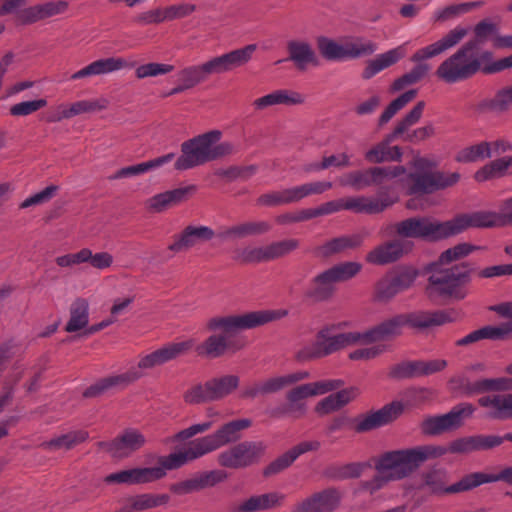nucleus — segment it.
I'll list each match as a JSON object with an SVG mask.
<instances>
[{
	"label": "nucleus",
	"instance_id": "1",
	"mask_svg": "<svg viewBox=\"0 0 512 512\" xmlns=\"http://www.w3.org/2000/svg\"><path fill=\"white\" fill-rule=\"evenodd\" d=\"M288 314L287 310H258L241 315L216 316L206 322V329L212 334L196 346L198 355L215 359L227 352L235 353L244 347V343L233 339V333L253 329Z\"/></svg>",
	"mask_w": 512,
	"mask_h": 512
},
{
	"label": "nucleus",
	"instance_id": "2",
	"mask_svg": "<svg viewBox=\"0 0 512 512\" xmlns=\"http://www.w3.org/2000/svg\"><path fill=\"white\" fill-rule=\"evenodd\" d=\"M446 453L444 446L432 444L384 452L373 458L377 474L362 482L361 487L373 494L389 482L409 477L426 461L440 458Z\"/></svg>",
	"mask_w": 512,
	"mask_h": 512
},
{
	"label": "nucleus",
	"instance_id": "3",
	"mask_svg": "<svg viewBox=\"0 0 512 512\" xmlns=\"http://www.w3.org/2000/svg\"><path fill=\"white\" fill-rule=\"evenodd\" d=\"M221 132L212 130L198 135L181 144V155L176 159V170L185 171L207 162L231 155L235 152V146L230 142L218 143Z\"/></svg>",
	"mask_w": 512,
	"mask_h": 512
},
{
	"label": "nucleus",
	"instance_id": "4",
	"mask_svg": "<svg viewBox=\"0 0 512 512\" xmlns=\"http://www.w3.org/2000/svg\"><path fill=\"white\" fill-rule=\"evenodd\" d=\"M476 51L477 40L466 42L440 63L435 71L437 78L446 84H455L470 79L482 71V65L490 62L493 54L490 51L478 54Z\"/></svg>",
	"mask_w": 512,
	"mask_h": 512
},
{
	"label": "nucleus",
	"instance_id": "5",
	"mask_svg": "<svg viewBox=\"0 0 512 512\" xmlns=\"http://www.w3.org/2000/svg\"><path fill=\"white\" fill-rule=\"evenodd\" d=\"M467 34V28L456 26L439 40L418 49L410 58V60L414 63H417V65L414 66L409 72L394 80L390 88L391 92L401 91L405 87L416 84L424 79L431 69L430 65L424 63V61L437 57L444 52L454 48L463 40Z\"/></svg>",
	"mask_w": 512,
	"mask_h": 512
},
{
	"label": "nucleus",
	"instance_id": "6",
	"mask_svg": "<svg viewBox=\"0 0 512 512\" xmlns=\"http://www.w3.org/2000/svg\"><path fill=\"white\" fill-rule=\"evenodd\" d=\"M470 281L471 269L468 265H455L433 272L428 279L427 292L430 297L438 295L462 300L468 295Z\"/></svg>",
	"mask_w": 512,
	"mask_h": 512
},
{
	"label": "nucleus",
	"instance_id": "7",
	"mask_svg": "<svg viewBox=\"0 0 512 512\" xmlns=\"http://www.w3.org/2000/svg\"><path fill=\"white\" fill-rule=\"evenodd\" d=\"M389 234L402 239H421L435 242L452 236L450 220L440 222L432 217H410L388 227Z\"/></svg>",
	"mask_w": 512,
	"mask_h": 512
},
{
	"label": "nucleus",
	"instance_id": "8",
	"mask_svg": "<svg viewBox=\"0 0 512 512\" xmlns=\"http://www.w3.org/2000/svg\"><path fill=\"white\" fill-rule=\"evenodd\" d=\"M435 165V162L423 157L413 160L412 166L417 172L407 175V179L411 182L408 186V194L433 192L453 186L459 181L460 174L457 172H429Z\"/></svg>",
	"mask_w": 512,
	"mask_h": 512
},
{
	"label": "nucleus",
	"instance_id": "9",
	"mask_svg": "<svg viewBox=\"0 0 512 512\" xmlns=\"http://www.w3.org/2000/svg\"><path fill=\"white\" fill-rule=\"evenodd\" d=\"M362 266L357 262L337 264L315 276L305 292V296L314 302L327 301L335 292V284L347 281L357 275Z\"/></svg>",
	"mask_w": 512,
	"mask_h": 512
},
{
	"label": "nucleus",
	"instance_id": "10",
	"mask_svg": "<svg viewBox=\"0 0 512 512\" xmlns=\"http://www.w3.org/2000/svg\"><path fill=\"white\" fill-rule=\"evenodd\" d=\"M480 472L465 475L458 482L449 484L450 476L446 469L433 467L421 475L422 487L431 495L444 496L472 490L480 486Z\"/></svg>",
	"mask_w": 512,
	"mask_h": 512
},
{
	"label": "nucleus",
	"instance_id": "11",
	"mask_svg": "<svg viewBox=\"0 0 512 512\" xmlns=\"http://www.w3.org/2000/svg\"><path fill=\"white\" fill-rule=\"evenodd\" d=\"M406 168L397 166H371L364 170H355L343 174L339 178V184L343 187H351L354 190H362L367 187H382L405 175Z\"/></svg>",
	"mask_w": 512,
	"mask_h": 512
},
{
	"label": "nucleus",
	"instance_id": "12",
	"mask_svg": "<svg viewBox=\"0 0 512 512\" xmlns=\"http://www.w3.org/2000/svg\"><path fill=\"white\" fill-rule=\"evenodd\" d=\"M239 383L240 378L237 375L214 377L203 384H196L189 388L183 398L186 403L192 405L218 401L235 391Z\"/></svg>",
	"mask_w": 512,
	"mask_h": 512
},
{
	"label": "nucleus",
	"instance_id": "13",
	"mask_svg": "<svg viewBox=\"0 0 512 512\" xmlns=\"http://www.w3.org/2000/svg\"><path fill=\"white\" fill-rule=\"evenodd\" d=\"M299 247L297 239H285L266 246H246L233 252V259L241 264H257L284 257Z\"/></svg>",
	"mask_w": 512,
	"mask_h": 512
},
{
	"label": "nucleus",
	"instance_id": "14",
	"mask_svg": "<svg viewBox=\"0 0 512 512\" xmlns=\"http://www.w3.org/2000/svg\"><path fill=\"white\" fill-rule=\"evenodd\" d=\"M452 236L458 235L468 228L503 227L512 224V210L504 204L501 213L477 211L461 214L450 220Z\"/></svg>",
	"mask_w": 512,
	"mask_h": 512
},
{
	"label": "nucleus",
	"instance_id": "15",
	"mask_svg": "<svg viewBox=\"0 0 512 512\" xmlns=\"http://www.w3.org/2000/svg\"><path fill=\"white\" fill-rule=\"evenodd\" d=\"M265 446L262 442L244 441L218 455V463L222 467L239 469L258 462Z\"/></svg>",
	"mask_w": 512,
	"mask_h": 512
},
{
	"label": "nucleus",
	"instance_id": "16",
	"mask_svg": "<svg viewBox=\"0 0 512 512\" xmlns=\"http://www.w3.org/2000/svg\"><path fill=\"white\" fill-rule=\"evenodd\" d=\"M474 412L475 407L471 403H460L446 414L426 418L421 428L424 434L438 435L460 427L463 420L471 417Z\"/></svg>",
	"mask_w": 512,
	"mask_h": 512
},
{
	"label": "nucleus",
	"instance_id": "17",
	"mask_svg": "<svg viewBox=\"0 0 512 512\" xmlns=\"http://www.w3.org/2000/svg\"><path fill=\"white\" fill-rule=\"evenodd\" d=\"M344 385L340 379L321 380L296 386L286 393V400L297 411V415L303 417L307 412L305 399L323 395L330 391H334Z\"/></svg>",
	"mask_w": 512,
	"mask_h": 512
},
{
	"label": "nucleus",
	"instance_id": "18",
	"mask_svg": "<svg viewBox=\"0 0 512 512\" xmlns=\"http://www.w3.org/2000/svg\"><path fill=\"white\" fill-rule=\"evenodd\" d=\"M449 385L453 391H459L465 396H474L489 392L512 390V378H481L472 381L463 376H456L449 380Z\"/></svg>",
	"mask_w": 512,
	"mask_h": 512
},
{
	"label": "nucleus",
	"instance_id": "19",
	"mask_svg": "<svg viewBox=\"0 0 512 512\" xmlns=\"http://www.w3.org/2000/svg\"><path fill=\"white\" fill-rule=\"evenodd\" d=\"M146 444L145 435L136 428H127L111 441L98 442V447L115 459H125L139 451Z\"/></svg>",
	"mask_w": 512,
	"mask_h": 512
},
{
	"label": "nucleus",
	"instance_id": "20",
	"mask_svg": "<svg viewBox=\"0 0 512 512\" xmlns=\"http://www.w3.org/2000/svg\"><path fill=\"white\" fill-rule=\"evenodd\" d=\"M418 272L413 268H403L382 278L375 287L374 298L378 302H389L399 293L409 289L415 282Z\"/></svg>",
	"mask_w": 512,
	"mask_h": 512
},
{
	"label": "nucleus",
	"instance_id": "21",
	"mask_svg": "<svg viewBox=\"0 0 512 512\" xmlns=\"http://www.w3.org/2000/svg\"><path fill=\"white\" fill-rule=\"evenodd\" d=\"M310 376L311 375L308 371L301 370L284 375L270 377L244 388L241 396L243 398L254 399L258 396L277 393L285 389L286 387L292 386L298 382L309 379Z\"/></svg>",
	"mask_w": 512,
	"mask_h": 512
},
{
	"label": "nucleus",
	"instance_id": "22",
	"mask_svg": "<svg viewBox=\"0 0 512 512\" xmlns=\"http://www.w3.org/2000/svg\"><path fill=\"white\" fill-rule=\"evenodd\" d=\"M342 499L343 493L339 488L328 487L298 501L291 512H334Z\"/></svg>",
	"mask_w": 512,
	"mask_h": 512
},
{
	"label": "nucleus",
	"instance_id": "23",
	"mask_svg": "<svg viewBox=\"0 0 512 512\" xmlns=\"http://www.w3.org/2000/svg\"><path fill=\"white\" fill-rule=\"evenodd\" d=\"M193 346L194 341L192 339L169 343L158 350L142 356L137 367H133L130 370H138L143 375L142 370L152 369L174 360L187 353Z\"/></svg>",
	"mask_w": 512,
	"mask_h": 512
},
{
	"label": "nucleus",
	"instance_id": "24",
	"mask_svg": "<svg viewBox=\"0 0 512 512\" xmlns=\"http://www.w3.org/2000/svg\"><path fill=\"white\" fill-rule=\"evenodd\" d=\"M252 424L249 419L233 420L212 434L199 438L206 454L211 453L240 438V432Z\"/></svg>",
	"mask_w": 512,
	"mask_h": 512
},
{
	"label": "nucleus",
	"instance_id": "25",
	"mask_svg": "<svg viewBox=\"0 0 512 512\" xmlns=\"http://www.w3.org/2000/svg\"><path fill=\"white\" fill-rule=\"evenodd\" d=\"M398 201L388 191H380L377 196H353L344 199V210L354 213L378 214L391 207Z\"/></svg>",
	"mask_w": 512,
	"mask_h": 512
},
{
	"label": "nucleus",
	"instance_id": "26",
	"mask_svg": "<svg viewBox=\"0 0 512 512\" xmlns=\"http://www.w3.org/2000/svg\"><path fill=\"white\" fill-rule=\"evenodd\" d=\"M405 406L401 401H393L384 405L381 409L362 415L356 419L355 431L367 432L396 420L404 411Z\"/></svg>",
	"mask_w": 512,
	"mask_h": 512
},
{
	"label": "nucleus",
	"instance_id": "27",
	"mask_svg": "<svg viewBox=\"0 0 512 512\" xmlns=\"http://www.w3.org/2000/svg\"><path fill=\"white\" fill-rule=\"evenodd\" d=\"M197 191L194 184L168 190L153 195L144 201V208L149 213H162L169 208L186 201Z\"/></svg>",
	"mask_w": 512,
	"mask_h": 512
},
{
	"label": "nucleus",
	"instance_id": "28",
	"mask_svg": "<svg viewBox=\"0 0 512 512\" xmlns=\"http://www.w3.org/2000/svg\"><path fill=\"white\" fill-rule=\"evenodd\" d=\"M413 244L399 237L375 247L366 255V261L374 265H385L399 260L412 250Z\"/></svg>",
	"mask_w": 512,
	"mask_h": 512
},
{
	"label": "nucleus",
	"instance_id": "29",
	"mask_svg": "<svg viewBox=\"0 0 512 512\" xmlns=\"http://www.w3.org/2000/svg\"><path fill=\"white\" fill-rule=\"evenodd\" d=\"M404 317L406 326L416 331H426L454 320L452 312L447 310H418L404 313Z\"/></svg>",
	"mask_w": 512,
	"mask_h": 512
},
{
	"label": "nucleus",
	"instance_id": "30",
	"mask_svg": "<svg viewBox=\"0 0 512 512\" xmlns=\"http://www.w3.org/2000/svg\"><path fill=\"white\" fill-rule=\"evenodd\" d=\"M163 478L161 469L154 467H136L111 473L105 477L108 484L140 485L148 484Z\"/></svg>",
	"mask_w": 512,
	"mask_h": 512
},
{
	"label": "nucleus",
	"instance_id": "31",
	"mask_svg": "<svg viewBox=\"0 0 512 512\" xmlns=\"http://www.w3.org/2000/svg\"><path fill=\"white\" fill-rule=\"evenodd\" d=\"M215 237V231L204 225H188L181 233L174 235L168 249L174 253L188 251L200 242L210 241Z\"/></svg>",
	"mask_w": 512,
	"mask_h": 512
},
{
	"label": "nucleus",
	"instance_id": "32",
	"mask_svg": "<svg viewBox=\"0 0 512 512\" xmlns=\"http://www.w3.org/2000/svg\"><path fill=\"white\" fill-rule=\"evenodd\" d=\"M204 455H206V452L198 438L190 442L188 447L183 450L171 453L167 456H161L158 459L159 466L154 467V469H161L164 478L167 474V470L178 469Z\"/></svg>",
	"mask_w": 512,
	"mask_h": 512
},
{
	"label": "nucleus",
	"instance_id": "33",
	"mask_svg": "<svg viewBox=\"0 0 512 512\" xmlns=\"http://www.w3.org/2000/svg\"><path fill=\"white\" fill-rule=\"evenodd\" d=\"M405 326L404 313L398 314L382 321L363 333H359V341L366 344L389 340L401 335L402 329Z\"/></svg>",
	"mask_w": 512,
	"mask_h": 512
},
{
	"label": "nucleus",
	"instance_id": "34",
	"mask_svg": "<svg viewBox=\"0 0 512 512\" xmlns=\"http://www.w3.org/2000/svg\"><path fill=\"white\" fill-rule=\"evenodd\" d=\"M142 374L138 370H128L125 373L112 375L100 379L96 383L89 386L84 392L83 397L95 398L103 395L109 390L115 388H123L131 384L132 382L140 379Z\"/></svg>",
	"mask_w": 512,
	"mask_h": 512
},
{
	"label": "nucleus",
	"instance_id": "35",
	"mask_svg": "<svg viewBox=\"0 0 512 512\" xmlns=\"http://www.w3.org/2000/svg\"><path fill=\"white\" fill-rule=\"evenodd\" d=\"M398 138V136H394L393 132L386 135L382 141L376 143L364 153V159L372 164L401 161L402 149L399 146L390 145Z\"/></svg>",
	"mask_w": 512,
	"mask_h": 512
},
{
	"label": "nucleus",
	"instance_id": "36",
	"mask_svg": "<svg viewBox=\"0 0 512 512\" xmlns=\"http://www.w3.org/2000/svg\"><path fill=\"white\" fill-rule=\"evenodd\" d=\"M288 60L293 62L299 71L309 66L317 67L319 58L312 45L306 40L293 39L287 42Z\"/></svg>",
	"mask_w": 512,
	"mask_h": 512
},
{
	"label": "nucleus",
	"instance_id": "37",
	"mask_svg": "<svg viewBox=\"0 0 512 512\" xmlns=\"http://www.w3.org/2000/svg\"><path fill=\"white\" fill-rule=\"evenodd\" d=\"M317 340L321 345L324 357L359 341V332H348L333 334L330 329L325 328L320 330L317 335Z\"/></svg>",
	"mask_w": 512,
	"mask_h": 512
},
{
	"label": "nucleus",
	"instance_id": "38",
	"mask_svg": "<svg viewBox=\"0 0 512 512\" xmlns=\"http://www.w3.org/2000/svg\"><path fill=\"white\" fill-rule=\"evenodd\" d=\"M305 96L297 91L290 89H278L273 92L257 98L253 101L256 110H264L275 105H301L305 102Z\"/></svg>",
	"mask_w": 512,
	"mask_h": 512
},
{
	"label": "nucleus",
	"instance_id": "39",
	"mask_svg": "<svg viewBox=\"0 0 512 512\" xmlns=\"http://www.w3.org/2000/svg\"><path fill=\"white\" fill-rule=\"evenodd\" d=\"M128 66L130 65L126 62V60L120 57L102 58L94 62H91L84 68L73 73L70 76V79L78 80L86 77L108 74L126 68Z\"/></svg>",
	"mask_w": 512,
	"mask_h": 512
},
{
	"label": "nucleus",
	"instance_id": "40",
	"mask_svg": "<svg viewBox=\"0 0 512 512\" xmlns=\"http://www.w3.org/2000/svg\"><path fill=\"white\" fill-rule=\"evenodd\" d=\"M170 501L168 494L141 493L125 499L120 512H141L167 505Z\"/></svg>",
	"mask_w": 512,
	"mask_h": 512
},
{
	"label": "nucleus",
	"instance_id": "41",
	"mask_svg": "<svg viewBox=\"0 0 512 512\" xmlns=\"http://www.w3.org/2000/svg\"><path fill=\"white\" fill-rule=\"evenodd\" d=\"M478 404L483 408H490L488 417L497 420L512 418V394H493L482 396Z\"/></svg>",
	"mask_w": 512,
	"mask_h": 512
},
{
	"label": "nucleus",
	"instance_id": "42",
	"mask_svg": "<svg viewBox=\"0 0 512 512\" xmlns=\"http://www.w3.org/2000/svg\"><path fill=\"white\" fill-rule=\"evenodd\" d=\"M406 44H402L385 53L379 54L375 59L368 62L363 70L362 77L370 79L382 70L394 65L406 55Z\"/></svg>",
	"mask_w": 512,
	"mask_h": 512
},
{
	"label": "nucleus",
	"instance_id": "43",
	"mask_svg": "<svg viewBox=\"0 0 512 512\" xmlns=\"http://www.w3.org/2000/svg\"><path fill=\"white\" fill-rule=\"evenodd\" d=\"M89 438V433L86 430H72L65 434L56 436L48 441L40 444V447L46 451H59L71 450L77 445L85 442Z\"/></svg>",
	"mask_w": 512,
	"mask_h": 512
},
{
	"label": "nucleus",
	"instance_id": "44",
	"mask_svg": "<svg viewBox=\"0 0 512 512\" xmlns=\"http://www.w3.org/2000/svg\"><path fill=\"white\" fill-rule=\"evenodd\" d=\"M174 158H175L174 153H168L166 155L148 160L146 162L123 167V168L117 170L112 176L109 177V179L116 180V179H121V178H129V177L138 176V175L147 173L148 171L157 169L165 164H168Z\"/></svg>",
	"mask_w": 512,
	"mask_h": 512
},
{
	"label": "nucleus",
	"instance_id": "45",
	"mask_svg": "<svg viewBox=\"0 0 512 512\" xmlns=\"http://www.w3.org/2000/svg\"><path fill=\"white\" fill-rule=\"evenodd\" d=\"M510 333H512V324L510 323H503L499 326H485L459 339L456 344L466 346L483 339H503Z\"/></svg>",
	"mask_w": 512,
	"mask_h": 512
},
{
	"label": "nucleus",
	"instance_id": "46",
	"mask_svg": "<svg viewBox=\"0 0 512 512\" xmlns=\"http://www.w3.org/2000/svg\"><path fill=\"white\" fill-rule=\"evenodd\" d=\"M365 239L364 234H351L333 238L319 247L322 256H331L346 250H352L360 247Z\"/></svg>",
	"mask_w": 512,
	"mask_h": 512
},
{
	"label": "nucleus",
	"instance_id": "47",
	"mask_svg": "<svg viewBox=\"0 0 512 512\" xmlns=\"http://www.w3.org/2000/svg\"><path fill=\"white\" fill-rule=\"evenodd\" d=\"M512 173V155L495 159L475 172L474 178L478 182L500 178L508 172Z\"/></svg>",
	"mask_w": 512,
	"mask_h": 512
},
{
	"label": "nucleus",
	"instance_id": "48",
	"mask_svg": "<svg viewBox=\"0 0 512 512\" xmlns=\"http://www.w3.org/2000/svg\"><path fill=\"white\" fill-rule=\"evenodd\" d=\"M89 322V304L84 298H77L70 306V319L65 330L69 333L79 331Z\"/></svg>",
	"mask_w": 512,
	"mask_h": 512
},
{
	"label": "nucleus",
	"instance_id": "49",
	"mask_svg": "<svg viewBox=\"0 0 512 512\" xmlns=\"http://www.w3.org/2000/svg\"><path fill=\"white\" fill-rule=\"evenodd\" d=\"M369 467L368 463L352 462L343 465H331L325 470V476L331 480L358 478Z\"/></svg>",
	"mask_w": 512,
	"mask_h": 512
},
{
	"label": "nucleus",
	"instance_id": "50",
	"mask_svg": "<svg viewBox=\"0 0 512 512\" xmlns=\"http://www.w3.org/2000/svg\"><path fill=\"white\" fill-rule=\"evenodd\" d=\"M256 49V44H249L243 48L235 49L228 53L222 54L221 56L226 73L247 64L251 60L252 55Z\"/></svg>",
	"mask_w": 512,
	"mask_h": 512
},
{
	"label": "nucleus",
	"instance_id": "51",
	"mask_svg": "<svg viewBox=\"0 0 512 512\" xmlns=\"http://www.w3.org/2000/svg\"><path fill=\"white\" fill-rule=\"evenodd\" d=\"M316 45L320 55L327 61L345 59L344 44L326 36H319L316 38Z\"/></svg>",
	"mask_w": 512,
	"mask_h": 512
},
{
	"label": "nucleus",
	"instance_id": "52",
	"mask_svg": "<svg viewBox=\"0 0 512 512\" xmlns=\"http://www.w3.org/2000/svg\"><path fill=\"white\" fill-rule=\"evenodd\" d=\"M417 95V91L412 89L404 92L396 99H394L382 112L378 119V125L383 126L388 123L394 115L403 109L409 102H411Z\"/></svg>",
	"mask_w": 512,
	"mask_h": 512
},
{
	"label": "nucleus",
	"instance_id": "53",
	"mask_svg": "<svg viewBox=\"0 0 512 512\" xmlns=\"http://www.w3.org/2000/svg\"><path fill=\"white\" fill-rule=\"evenodd\" d=\"M482 5V2H466L460 4H454L447 6L443 9L437 10L434 13L433 19L435 22H445L451 19H454L460 15L468 13L474 8H477Z\"/></svg>",
	"mask_w": 512,
	"mask_h": 512
},
{
	"label": "nucleus",
	"instance_id": "54",
	"mask_svg": "<svg viewBox=\"0 0 512 512\" xmlns=\"http://www.w3.org/2000/svg\"><path fill=\"white\" fill-rule=\"evenodd\" d=\"M377 50L375 43L369 40L357 38L344 43L345 59H356L371 55Z\"/></svg>",
	"mask_w": 512,
	"mask_h": 512
},
{
	"label": "nucleus",
	"instance_id": "55",
	"mask_svg": "<svg viewBox=\"0 0 512 512\" xmlns=\"http://www.w3.org/2000/svg\"><path fill=\"white\" fill-rule=\"evenodd\" d=\"M486 158H489V150L486 141H482L461 149L457 153L455 160L460 163H471Z\"/></svg>",
	"mask_w": 512,
	"mask_h": 512
},
{
	"label": "nucleus",
	"instance_id": "56",
	"mask_svg": "<svg viewBox=\"0 0 512 512\" xmlns=\"http://www.w3.org/2000/svg\"><path fill=\"white\" fill-rule=\"evenodd\" d=\"M206 79L207 77L201 64L187 66L177 74V81L183 83L188 89L194 88Z\"/></svg>",
	"mask_w": 512,
	"mask_h": 512
},
{
	"label": "nucleus",
	"instance_id": "57",
	"mask_svg": "<svg viewBox=\"0 0 512 512\" xmlns=\"http://www.w3.org/2000/svg\"><path fill=\"white\" fill-rule=\"evenodd\" d=\"M69 106L72 117H75L85 113L105 110L109 106V101L105 97H100L97 99L76 101Z\"/></svg>",
	"mask_w": 512,
	"mask_h": 512
},
{
	"label": "nucleus",
	"instance_id": "58",
	"mask_svg": "<svg viewBox=\"0 0 512 512\" xmlns=\"http://www.w3.org/2000/svg\"><path fill=\"white\" fill-rule=\"evenodd\" d=\"M425 108V102L419 101L411 110L409 113L405 115L404 118H402L397 125L395 126L394 130L392 131L394 133V136H402L405 132L409 130V128L415 124H417L423 114Z\"/></svg>",
	"mask_w": 512,
	"mask_h": 512
},
{
	"label": "nucleus",
	"instance_id": "59",
	"mask_svg": "<svg viewBox=\"0 0 512 512\" xmlns=\"http://www.w3.org/2000/svg\"><path fill=\"white\" fill-rule=\"evenodd\" d=\"M268 221H249L236 225L238 239L249 236L263 235L271 230Z\"/></svg>",
	"mask_w": 512,
	"mask_h": 512
},
{
	"label": "nucleus",
	"instance_id": "60",
	"mask_svg": "<svg viewBox=\"0 0 512 512\" xmlns=\"http://www.w3.org/2000/svg\"><path fill=\"white\" fill-rule=\"evenodd\" d=\"M174 70V66L165 63L151 62L140 65L135 70V76L138 79H144L147 77H157L165 75Z\"/></svg>",
	"mask_w": 512,
	"mask_h": 512
},
{
	"label": "nucleus",
	"instance_id": "61",
	"mask_svg": "<svg viewBox=\"0 0 512 512\" xmlns=\"http://www.w3.org/2000/svg\"><path fill=\"white\" fill-rule=\"evenodd\" d=\"M479 247L468 244V243H460L455 245L452 248L445 250L439 257V261L441 264H449L452 261L459 260L468 256L475 250H478Z\"/></svg>",
	"mask_w": 512,
	"mask_h": 512
},
{
	"label": "nucleus",
	"instance_id": "62",
	"mask_svg": "<svg viewBox=\"0 0 512 512\" xmlns=\"http://www.w3.org/2000/svg\"><path fill=\"white\" fill-rule=\"evenodd\" d=\"M390 376L397 379L420 377V361H406L393 366Z\"/></svg>",
	"mask_w": 512,
	"mask_h": 512
},
{
	"label": "nucleus",
	"instance_id": "63",
	"mask_svg": "<svg viewBox=\"0 0 512 512\" xmlns=\"http://www.w3.org/2000/svg\"><path fill=\"white\" fill-rule=\"evenodd\" d=\"M47 105L45 99H36L31 101H23L10 107L9 112L12 116H28Z\"/></svg>",
	"mask_w": 512,
	"mask_h": 512
},
{
	"label": "nucleus",
	"instance_id": "64",
	"mask_svg": "<svg viewBox=\"0 0 512 512\" xmlns=\"http://www.w3.org/2000/svg\"><path fill=\"white\" fill-rule=\"evenodd\" d=\"M133 22L140 26L160 24L166 22L164 9L162 7H157L154 9L143 11L133 18Z\"/></svg>",
	"mask_w": 512,
	"mask_h": 512
}]
</instances>
